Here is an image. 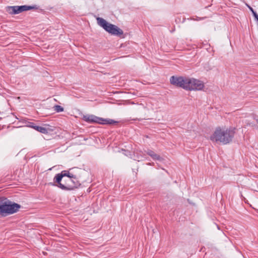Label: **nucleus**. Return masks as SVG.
Returning a JSON list of instances; mask_svg holds the SVG:
<instances>
[{
  "label": "nucleus",
  "instance_id": "39448f33",
  "mask_svg": "<svg viewBox=\"0 0 258 258\" xmlns=\"http://www.w3.org/2000/svg\"><path fill=\"white\" fill-rule=\"evenodd\" d=\"M83 119L89 123H97L101 124H111L115 122L112 119H104L94 115H84Z\"/></svg>",
  "mask_w": 258,
  "mask_h": 258
},
{
  "label": "nucleus",
  "instance_id": "20e7f679",
  "mask_svg": "<svg viewBox=\"0 0 258 258\" xmlns=\"http://www.w3.org/2000/svg\"><path fill=\"white\" fill-rule=\"evenodd\" d=\"M21 206L17 203H12L9 200L5 199L4 202L0 203V214L8 215L17 212L20 208Z\"/></svg>",
  "mask_w": 258,
  "mask_h": 258
},
{
  "label": "nucleus",
  "instance_id": "f8f14e48",
  "mask_svg": "<svg viewBox=\"0 0 258 258\" xmlns=\"http://www.w3.org/2000/svg\"><path fill=\"white\" fill-rule=\"evenodd\" d=\"M53 109L56 112H62L64 110V109L62 107L58 105H55L53 107Z\"/></svg>",
  "mask_w": 258,
  "mask_h": 258
},
{
  "label": "nucleus",
  "instance_id": "4468645a",
  "mask_svg": "<svg viewBox=\"0 0 258 258\" xmlns=\"http://www.w3.org/2000/svg\"><path fill=\"white\" fill-rule=\"evenodd\" d=\"M256 123L257 124V125L256 126H255V128L258 130V119H256Z\"/></svg>",
  "mask_w": 258,
  "mask_h": 258
},
{
  "label": "nucleus",
  "instance_id": "6e6552de",
  "mask_svg": "<svg viewBox=\"0 0 258 258\" xmlns=\"http://www.w3.org/2000/svg\"><path fill=\"white\" fill-rule=\"evenodd\" d=\"M17 9L18 11V14H19L21 12H24V11L37 9V6H36V5H34L33 6H26V5L21 6H17Z\"/></svg>",
  "mask_w": 258,
  "mask_h": 258
},
{
  "label": "nucleus",
  "instance_id": "0eeeda50",
  "mask_svg": "<svg viewBox=\"0 0 258 258\" xmlns=\"http://www.w3.org/2000/svg\"><path fill=\"white\" fill-rule=\"evenodd\" d=\"M64 176H67L68 178H74V179H76V176L75 175L70 173L68 170H63L61 173L55 175L54 181L57 183V184H58L61 183L62 178Z\"/></svg>",
  "mask_w": 258,
  "mask_h": 258
},
{
  "label": "nucleus",
  "instance_id": "423d86ee",
  "mask_svg": "<svg viewBox=\"0 0 258 258\" xmlns=\"http://www.w3.org/2000/svg\"><path fill=\"white\" fill-rule=\"evenodd\" d=\"M79 184L77 178L76 179H75L74 178L69 177L65 180V184L60 183L56 185L62 190H71L77 187Z\"/></svg>",
  "mask_w": 258,
  "mask_h": 258
},
{
  "label": "nucleus",
  "instance_id": "1a4fd4ad",
  "mask_svg": "<svg viewBox=\"0 0 258 258\" xmlns=\"http://www.w3.org/2000/svg\"><path fill=\"white\" fill-rule=\"evenodd\" d=\"M30 126L33 128L35 129L37 131H38L41 133H42V134H46L48 132V128H47L45 127L36 125L33 123H31V124L30 125Z\"/></svg>",
  "mask_w": 258,
  "mask_h": 258
},
{
  "label": "nucleus",
  "instance_id": "7ed1b4c3",
  "mask_svg": "<svg viewBox=\"0 0 258 258\" xmlns=\"http://www.w3.org/2000/svg\"><path fill=\"white\" fill-rule=\"evenodd\" d=\"M96 20L98 24L109 34L117 36H120L123 34V32L121 29L113 24L107 22L103 18L98 17Z\"/></svg>",
  "mask_w": 258,
  "mask_h": 258
},
{
  "label": "nucleus",
  "instance_id": "f03ea898",
  "mask_svg": "<svg viewBox=\"0 0 258 258\" xmlns=\"http://www.w3.org/2000/svg\"><path fill=\"white\" fill-rule=\"evenodd\" d=\"M234 127L222 128L218 127L211 136L210 140L213 142L221 143L224 145L231 142L235 135Z\"/></svg>",
  "mask_w": 258,
  "mask_h": 258
},
{
  "label": "nucleus",
  "instance_id": "2eb2a0df",
  "mask_svg": "<svg viewBox=\"0 0 258 258\" xmlns=\"http://www.w3.org/2000/svg\"><path fill=\"white\" fill-rule=\"evenodd\" d=\"M201 19H202V18H199V19H198V20H201Z\"/></svg>",
  "mask_w": 258,
  "mask_h": 258
},
{
  "label": "nucleus",
  "instance_id": "f257e3e1",
  "mask_svg": "<svg viewBox=\"0 0 258 258\" xmlns=\"http://www.w3.org/2000/svg\"><path fill=\"white\" fill-rule=\"evenodd\" d=\"M170 82L174 86L188 91H200L204 87L203 82L194 78L173 76L170 78Z\"/></svg>",
  "mask_w": 258,
  "mask_h": 258
},
{
  "label": "nucleus",
  "instance_id": "9d476101",
  "mask_svg": "<svg viewBox=\"0 0 258 258\" xmlns=\"http://www.w3.org/2000/svg\"><path fill=\"white\" fill-rule=\"evenodd\" d=\"M146 153L154 160L161 161L163 160V158L159 155L156 154L154 151L151 150H148Z\"/></svg>",
  "mask_w": 258,
  "mask_h": 258
},
{
  "label": "nucleus",
  "instance_id": "ddd939ff",
  "mask_svg": "<svg viewBox=\"0 0 258 258\" xmlns=\"http://www.w3.org/2000/svg\"><path fill=\"white\" fill-rule=\"evenodd\" d=\"M248 8L250 10V11L252 12V14H253V12H256L251 7L248 6Z\"/></svg>",
  "mask_w": 258,
  "mask_h": 258
},
{
  "label": "nucleus",
  "instance_id": "9b49d317",
  "mask_svg": "<svg viewBox=\"0 0 258 258\" xmlns=\"http://www.w3.org/2000/svg\"><path fill=\"white\" fill-rule=\"evenodd\" d=\"M17 7L16 6H8L7 7V12L11 15L18 14V11L17 10Z\"/></svg>",
  "mask_w": 258,
  "mask_h": 258
}]
</instances>
